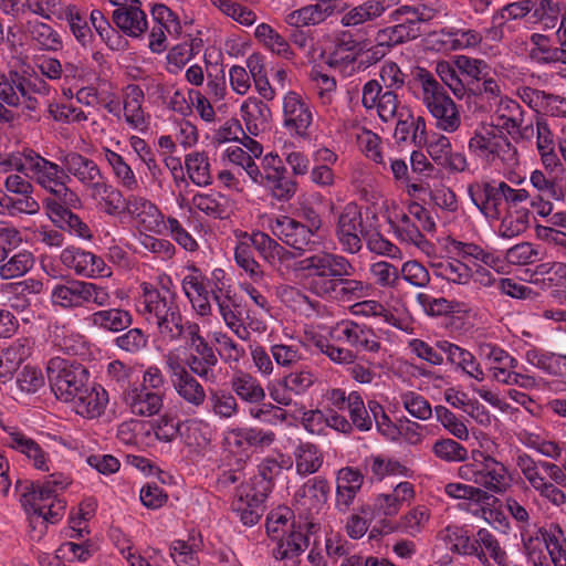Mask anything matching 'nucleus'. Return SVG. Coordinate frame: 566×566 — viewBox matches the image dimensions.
<instances>
[{
	"mask_svg": "<svg viewBox=\"0 0 566 566\" xmlns=\"http://www.w3.org/2000/svg\"><path fill=\"white\" fill-rule=\"evenodd\" d=\"M331 335L335 340L345 343L352 348L369 353H377L381 347L371 327L353 319H343L336 323Z\"/></svg>",
	"mask_w": 566,
	"mask_h": 566,
	"instance_id": "aec40b11",
	"label": "nucleus"
},
{
	"mask_svg": "<svg viewBox=\"0 0 566 566\" xmlns=\"http://www.w3.org/2000/svg\"><path fill=\"white\" fill-rule=\"evenodd\" d=\"M71 484V479L63 473H53L43 481H18L15 491L20 502L28 510L30 524L39 526V537L42 536L46 524L57 523L65 510V502L60 493Z\"/></svg>",
	"mask_w": 566,
	"mask_h": 566,
	"instance_id": "f257e3e1",
	"label": "nucleus"
},
{
	"mask_svg": "<svg viewBox=\"0 0 566 566\" xmlns=\"http://www.w3.org/2000/svg\"><path fill=\"white\" fill-rule=\"evenodd\" d=\"M242 119L251 135L265 130L271 118L270 107L256 97H248L240 107Z\"/></svg>",
	"mask_w": 566,
	"mask_h": 566,
	"instance_id": "a18cd8bd",
	"label": "nucleus"
},
{
	"mask_svg": "<svg viewBox=\"0 0 566 566\" xmlns=\"http://www.w3.org/2000/svg\"><path fill=\"white\" fill-rule=\"evenodd\" d=\"M184 348L187 352V348ZM182 361L186 369L195 377L197 376L206 382L216 381L214 367L218 364V357L211 346H202L195 350H189L188 354L184 353Z\"/></svg>",
	"mask_w": 566,
	"mask_h": 566,
	"instance_id": "f704fd0d",
	"label": "nucleus"
},
{
	"mask_svg": "<svg viewBox=\"0 0 566 566\" xmlns=\"http://www.w3.org/2000/svg\"><path fill=\"white\" fill-rule=\"evenodd\" d=\"M166 377L156 366H148L140 384H130L122 391V402L136 417L150 418L159 415L164 407Z\"/></svg>",
	"mask_w": 566,
	"mask_h": 566,
	"instance_id": "20e7f679",
	"label": "nucleus"
},
{
	"mask_svg": "<svg viewBox=\"0 0 566 566\" xmlns=\"http://www.w3.org/2000/svg\"><path fill=\"white\" fill-rule=\"evenodd\" d=\"M108 403V392L97 384H88L70 402L71 408L81 417L94 419L102 416Z\"/></svg>",
	"mask_w": 566,
	"mask_h": 566,
	"instance_id": "2f4dec72",
	"label": "nucleus"
},
{
	"mask_svg": "<svg viewBox=\"0 0 566 566\" xmlns=\"http://www.w3.org/2000/svg\"><path fill=\"white\" fill-rule=\"evenodd\" d=\"M230 386L235 396L244 402L256 405L265 398L262 385L249 373L235 371L230 379Z\"/></svg>",
	"mask_w": 566,
	"mask_h": 566,
	"instance_id": "de8ad7c7",
	"label": "nucleus"
},
{
	"mask_svg": "<svg viewBox=\"0 0 566 566\" xmlns=\"http://www.w3.org/2000/svg\"><path fill=\"white\" fill-rule=\"evenodd\" d=\"M361 103L366 109H377L382 122H392L408 108L402 106L395 91H382L376 80L366 82L361 90Z\"/></svg>",
	"mask_w": 566,
	"mask_h": 566,
	"instance_id": "a211bd4d",
	"label": "nucleus"
},
{
	"mask_svg": "<svg viewBox=\"0 0 566 566\" xmlns=\"http://www.w3.org/2000/svg\"><path fill=\"white\" fill-rule=\"evenodd\" d=\"M427 153L434 164L449 174L470 171V163L463 151H453L449 137L433 134L427 143Z\"/></svg>",
	"mask_w": 566,
	"mask_h": 566,
	"instance_id": "412c9836",
	"label": "nucleus"
},
{
	"mask_svg": "<svg viewBox=\"0 0 566 566\" xmlns=\"http://www.w3.org/2000/svg\"><path fill=\"white\" fill-rule=\"evenodd\" d=\"M493 440L481 443L483 451H473L472 461L459 467L458 476L475 484L489 495H504L514 484V472L494 455Z\"/></svg>",
	"mask_w": 566,
	"mask_h": 566,
	"instance_id": "f03ea898",
	"label": "nucleus"
},
{
	"mask_svg": "<svg viewBox=\"0 0 566 566\" xmlns=\"http://www.w3.org/2000/svg\"><path fill=\"white\" fill-rule=\"evenodd\" d=\"M364 470L371 482L389 476L411 478L412 471L401 461L382 454H371L364 460Z\"/></svg>",
	"mask_w": 566,
	"mask_h": 566,
	"instance_id": "72a5a7b5",
	"label": "nucleus"
},
{
	"mask_svg": "<svg viewBox=\"0 0 566 566\" xmlns=\"http://www.w3.org/2000/svg\"><path fill=\"white\" fill-rule=\"evenodd\" d=\"M142 295L136 303L137 312L150 324L156 325L158 333L164 337L172 332L181 314L177 302V292L170 276H159V287L149 283H142Z\"/></svg>",
	"mask_w": 566,
	"mask_h": 566,
	"instance_id": "7ed1b4c3",
	"label": "nucleus"
},
{
	"mask_svg": "<svg viewBox=\"0 0 566 566\" xmlns=\"http://www.w3.org/2000/svg\"><path fill=\"white\" fill-rule=\"evenodd\" d=\"M33 84L31 81L20 77L18 73L0 75V99L11 107H22L28 112H35L39 108V99L32 95Z\"/></svg>",
	"mask_w": 566,
	"mask_h": 566,
	"instance_id": "6ab92c4d",
	"label": "nucleus"
},
{
	"mask_svg": "<svg viewBox=\"0 0 566 566\" xmlns=\"http://www.w3.org/2000/svg\"><path fill=\"white\" fill-rule=\"evenodd\" d=\"M496 108L494 117L496 127H501L511 136H520L521 138H530L534 134L532 124H524V112L515 99L510 97L500 98L495 104Z\"/></svg>",
	"mask_w": 566,
	"mask_h": 566,
	"instance_id": "a878e982",
	"label": "nucleus"
},
{
	"mask_svg": "<svg viewBox=\"0 0 566 566\" xmlns=\"http://www.w3.org/2000/svg\"><path fill=\"white\" fill-rule=\"evenodd\" d=\"M513 459L518 472L541 497L557 507L566 503L565 492L546 478V461L535 460L526 452L520 450L514 453Z\"/></svg>",
	"mask_w": 566,
	"mask_h": 566,
	"instance_id": "9b49d317",
	"label": "nucleus"
},
{
	"mask_svg": "<svg viewBox=\"0 0 566 566\" xmlns=\"http://www.w3.org/2000/svg\"><path fill=\"white\" fill-rule=\"evenodd\" d=\"M419 82L420 99L434 119L436 128L448 134L457 132L461 126V115L454 101L430 73L420 74Z\"/></svg>",
	"mask_w": 566,
	"mask_h": 566,
	"instance_id": "423d86ee",
	"label": "nucleus"
},
{
	"mask_svg": "<svg viewBox=\"0 0 566 566\" xmlns=\"http://www.w3.org/2000/svg\"><path fill=\"white\" fill-rule=\"evenodd\" d=\"M549 563L554 566H566V537L563 528L555 523L543 526L542 531Z\"/></svg>",
	"mask_w": 566,
	"mask_h": 566,
	"instance_id": "864d4df0",
	"label": "nucleus"
},
{
	"mask_svg": "<svg viewBox=\"0 0 566 566\" xmlns=\"http://www.w3.org/2000/svg\"><path fill=\"white\" fill-rule=\"evenodd\" d=\"M187 178L197 187H209L213 182L210 158L205 150H192L184 157Z\"/></svg>",
	"mask_w": 566,
	"mask_h": 566,
	"instance_id": "a19ab883",
	"label": "nucleus"
},
{
	"mask_svg": "<svg viewBox=\"0 0 566 566\" xmlns=\"http://www.w3.org/2000/svg\"><path fill=\"white\" fill-rule=\"evenodd\" d=\"M469 154L489 167L513 168L518 164L516 147L492 124H480L468 140Z\"/></svg>",
	"mask_w": 566,
	"mask_h": 566,
	"instance_id": "39448f33",
	"label": "nucleus"
},
{
	"mask_svg": "<svg viewBox=\"0 0 566 566\" xmlns=\"http://www.w3.org/2000/svg\"><path fill=\"white\" fill-rule=\"evenodd\" d=\"M349 313L361 317H380L385 323L402 328V321L377 300H363L349 306Z\"/></svg>",
	"mask_w": 566,
	"mask_h": 566,
	"instance_id": "13d9d810",
	"label": "nucleus"
},
{
	"mask_svg": "<svg viewBox=\"0 0 566 566\" xmlns=\"http://www.w3.org/2000/svg\"><path fill=\"white\" fill-rule=\"evenodd\" d=\"M28 31L31 41L38 49L52 52L62 50V36L60 32L54 30L51 25L44 22L34 21L29 23Z\"/></svg>",
	"mask_w": 566,
	"mask_h": 566,
	"instance_id": "4d7b16f0",
	"label": "nucleus"
},
{
	"mask_svg": "<svg viewBox=\"0 0 566 566\" xmlns=\"http://www.w3.org/2000/svg\"><path fill=\"white\" fill-rule=\"evenodd\" d=\"M207 399L209 401L210 412L219 419H231L239 413V403L237 398L227 390H210Z\"/></svg>",
	"mask_w": 566,
	"mask_h": 566,
	"instance_id": "680f3d73",
	"label": "nucleus"
},
{
	"mask_svg": "<svg viewBox=\"0 0 566 566\" xmlns=\"http://www.w3.org/2000/svg\"><path fill=\"white\" fill-rule=\"evenodd\" d=\"M400 0H365L349 8L340 18L344 27H358L376 22L387 10L398 6Z\"/></svg>",
	"mask_w": 566,
	"mask_h": 566,
	"instance_id": "c756f323",
	"label": "nucleus"
},
{
	"mask_svg": "<svg viewBox=\"0 0 566 566\" xmlns=\"http://www.w3.org/2000/svg\"><path fill=\"white\" fill-rule=\"evenodd\" d=\"M99 158L107 164L118 187L127 191H136L139 188L136 172L120 154L103 146L99 149Z\"/></svg>",
	"mask_w": 566,
	"mask_h": 566,
	"instance_id": "e433bc0d",
	"label": "nucleus"
},
{
	"mask_svg": "<svg viewBox=\"0 0 566 566\" xmlns=\"http://www.w3.org/2000/svg\"><path fill=\"white\" fill-rule=\"evenodd\" d=\"M444 493L452 499L463 500L458 505L461 511H465L476 517H481L486 513V510L481 505L490 500V495L475 484L451 482L444 485Z\"/></svg>",
	"mask_w": 566,
	"mask_h": 566,
	"instance_id": "c85d7f7f",
	"label": "nucleus"
},
{
	"mask_svg": "<svg viewBox=\"0 0 566 566\" xmlns=\"http://www.w3.org/2000/svg\"><path fill=\"white\" fill-rule=\"evenodd\" d=\"M263 226L300 255L314 252L322 245L318 234L313 233L304 223L289 216H264Z\"/></svg>",
	"mask_w": 566,
	"mask_h": 566,
	"instance_id": "9d476101",
	"label": "nucleus"
},
{
	"mask_svg": "<svg viewBox=\"0 0 566 566\" xmlns=\"http://www.w3.org/2000/svg\"><path fill=\"white\" fill-rule=\"evenodd\" d=\"M124 214L128 216L140 235L165 233L166 216L157 205L144 196L128 195Z\"/></svg>",
	"mask_w": 566,
	"mask_h": 566,
	"instance_id": "4468645a",
	"label": "nucleus"
},
{
	"mask_svg": "<svg viewBox=\"0 0 566 566\" xmlns=\"http://www.w3.org/2000/svg\"><path fill=\"white\" fill-rule=\"evenodd\" d=\"M436 345L451 365L478 381L484 380L485 374L472 353L448 340H439Z\"/></svg>",
	"mask_w": 566,
	"mask_h": 566,
	"instance_id": "4c0bfd02",
	"label": "nucleus"
},
{
	"mask_svg": "<svg viewBox=\"0 0 566 566\" xmlns=\"http://www.w3.org/2000/svg\"><path fill=\"white\" fill-rule=\"evenodd\" d=\"M273 488L253 475L242 484L232 502V510L240 521L248 526L255 525L262 516L263 504Z\"/></svg>",
	"mask_w": 566,
	"mask_h": 566,
	"instance_id": "f8f14e48",
	"label": "nucleus"
},
{
	"mask_svg": "<svg viewBox=\"0 0 566 566\" xmlns=\"http://www.w3.org/2000/svg\"><path fill=\"white\" fill-rule=\"evenodd\" d=\"M109 2L117 7L113 11V21L119 30L133 38L145 33L148 23L139 0H109Z\"/></svg>",
	"mask_w": 566,
	"mask_h": 566,
	"instance_id": "5701e85b",
	"label": "nucleus"
},
{
	"mask_svg": "<svg viewBox=\"0 0 566 566\" xmlns=\"http://www.w3.org/2000/svg\"><path fill=\"white\" fill-rule=\"evenodd\" d=\"M331 485L323 476L307 480L294 494V506L308 515L318 514L327 506Z\"/></svg>",
	"mask_w": 566,
	"mask_h": 566,
	"instance_id": "4be33fe9",
	"label": "nucleus"
},
{
	"mask_svg": "<svg viewBox=\"0 0 566 566\" xmlns=\"http://www.w3.org/2000/svg\"><path fill=\"white\" fill-rule=\"evenodd\" d=\"M83 281L69 280L53 285L50 302L54 307L72 311L83 306Z\"/></svg>",
	"mask_w": 566,
	"mask_h": 566,
	"instance_id": "79ce46f5",
	"label": "nucleus"
},
{
	"mask_svg": "<svg viewBox=\"0 0 566 566\" xmlns=\"http://www.w3.org/2000/svg\"><path fill=\"white\" fill-rule=\"evenodd\" d=\"M472 557H475L482 565L492 559L496 565L503 566L507 560V554L502 547L497 537L488 528L481 527L473 535Z\"/></svg>",
	"mask_w": 566,
	"mask_h": 566,
	"instance_id": "c9c22d12",
	"label": "nucleus"
},
{
	"mask_svg": "<svg viewBox=\"0 0 566 566\" xmlns=\"http://www.w3.org/2000/svg\"><path fill=\"white\" fill-rule=\"evenodd\" d=\"M85 319L88 326L112 333L122 332L133 323L132 314L123 308L99 310Z\"/></svg>",
	"mask_w": 566,
	"mask_h": 566,
	"instance_id": "37998d69",
	"label": "nucleus"
},
{
	"mask_svg": "<svg viewBox=\"0 0 566 566\" xmlns=\"http://www.w3.org/2000/svg\"><path fill=\"white\" fill-rule=\"evenodd\" d=\"M247 240L252 243L253 248L270 264L286 261L292 256L289 250L265 232L256 231L248 234Z\"/></svg>",
	"mask_w": 566,
	"mask_h": 566,
	"instance_id": "603ef678",
	"label": "nucleus"
},
{
	"mask_svg": "<svg viewBox=\"0 0 566 566\" xmlns=\"http://www.w3.org/2000/svg\"><path fill=\"white\" fill-rule=\"evenodd\" d=\"M254 38L264 49L282 59L293 60L295 56L289 41L268 23L256 25Z\"/></svg>",
	"mask_w": 566,
	"mask_h": 566,
	"instance_id": "8fccbe9b",
	"label": "nucleus"
},
{
	"mask_svg": "<svg viewBox=\"0 0 566 566\" xmlns=\"http://www.w3.org/2000/svg\"><path fill=\"white\" fill-rule=\"evenodd\" d=\"M531 212H511L499 209V221L496 233L503 239H513L526 231L530 226Z\"/></svg>",
	"mask_w": 566,
	"mask_h": 566,
	"instance_id": "6e6d98bb",
	"label": "nucleus"
},
{
	"mask_svg": "<svg viewBox=\"0 0 566 566\" xmlns=\"http://www.w3.org/2000/svg\"><path fill=\"white\" fill-rule=\"evenodd\" d=\"M416 497V488L408 481L399 482L388 493L377 494L374 509L379 515L396 516L403 505H409Z\"/></svg>",
	"mask_w": 566,
	"mask_h": 566,
	"instance_id": "7c9ffc66",
	"label": "nucleus"
},
{
	"mask_svg": "<svg viewBox=\"0 0 566 566\" xmlns=\"http://www.w3.org/2000/svg\"><path fill=\"white\" fill-rule=\"evenodd\" d=\"M364 220L360 208L355 202L346 203L336 214L334 234L340 250L357 254L363 249Z\"/></svg>",
	"mask_w": 566,
	"mask_h": 566,
	"instance_id": "ddd939ff",
	"label": "nucleus"
},
{
	"mask_svg": "<svg viewBox=\"0 0 566 566\" xmlns=\"http://www.w3.org/2000/svg\"><path fill=\"white\" fill-rule=\"evenodd\" d=\"M48 334L52 344L66 354L76 355L83 349V336L59 321L49 323Z\"/></svg>",
	"mask_w": 566,
	"mask_h": 566,
	"instance_id": "09e8293b",
	"label": "nucleus"
},
{
	"mask_svg": "<svg viewBox=\"0 0 566 566\" xmlns=\"http://www.w3.org/2000/svg\"><path fill=\"white\" fill-rule=\"evenodd\" d=\"M33 343L22 337L0 352V380L10 379L20 365L31 355Z\"/></svg>",
	"mask_w": 566,
	"mask_h": 566,
	"instance_id": "58836bf2",
	"label": "nucleus"
},
{
	"mask_svg": "<svg viewBox=\"0 0 566 566\" xmlns=\"http://www.w3.org/2000/svg\"><path fill=\"white\" fill-rule=\"evenodd\" d=\"M394 211L387 214V222L395 238L401 243L413 245L426 254L433 251L432 244L424 238L418 226L403 211H397L395 202L391 203Z\"/></svg>",
	"mask_w": 566,
	"mask_h": 566,
	"instance_id": "b1692460",
	"label": "nucleus"
},
{
	"mask_svg": "<svg viewBox=\"0 0 566 566\" xmlns=\"http://www.w3.org/2000/svg\"><path fill=\"white\" fill-rule=\"evenodd\" d=\"M440 541L451 553L461 556H471L473 551V535L465 525L448 524L437 534Z\"/></svg>",
	"mask_w": 566,
	"mask_h": 566,
	"instance_id": "ea45409f",
	"label": "nucleus"
},
{
	"mask_svg": "<svg viewBox=\"0 0 566 566\" xmlns=\"http://www.w3.org/2000/svg\"><path fill=\"white\" fill-rule=\"evenodd\" d=\"M224 17L233 20L242 27H252L256 20V13L249 7L233 0H210Z\"/></svg>",
	"mask_w": 566,
	"mask_h": 566,
	"instance_id": "0e129e2a",
	"label": "nucleus"
},
{
	"mask_svg": "<svg viewBox=\"0 0 566 566\" xmlns=\"http://www.w3.org/2000/svg\"><path fill=\"white\" fill-rule=\"evenodd\" d=\"M505 186V181L481 179L470 182L467 187L471 202L491 223L499 218Z\"/></svg>",
	"mask_w": 566,
	"mask_h": 566,
	"instance_id": "f3484780",
	"label": "nucleus"
},
{
	"mask_svg": "<svg viewBox=\"0 0 566 566\" xmlns=\"http://www.w3.org/2000/svg\"><path fill=\"white\" fill-rule=\"evenodd\" d=\"M144 92L138 85H128L124 91L123 112L126 124L136 130L146 128V115L143 109Z\"/></svg>",
	"mask_w": 566,
	"mask_h": 566,
	"instance_id": "c03bdc74",
	"label": "nucleus"
},
{
	"mask_svg": "<svg viewBox=\"0 0 566 566\" xmlns=\"http://www.w3.org/2000/svg\"><path fill=\"white\" fill-rule=\"evenodd\" d=\"M275 541H277V544L273 549V556L276 559L296 556L304 552L308 545L307 538L300 531H290Z\"/></svg>",
	"mask_w": 566,
	"mask_h": 566,
	"instance_id": "338daca9",
	"label": "nucleus"
},
{
	"mask_svg": "<svg viewBox=\"0 0 566 566\" xmlns=\"http://www.w3.org/2000/svg\"><path fill=\"white\" fill-rule=\"evenodd\" d=\"M261 187L280 201H289L296 192L297 184L287 176L281 157L269 153L261 158Z\"/></svg>",
	"mask_w": 566,
	"mask_h": 566,
	"instance_id": "2eb2a0df",
	"label": "nucleus"
},
{
	"mask_svg": "<svg viewBox=\"0 0 566 566\" xmlns=\"http://www.w3.org/2000/svg\"><path fill=\"white\" fill-rule=\"evenodd\" d=\"M334 10V6L328 0L315 4L305 6L298 10L289 12L284 21L295 28L314 25L323 22Z\"/></svg>",
	"mask_w": 566,
	"mask_h": 566,
	"instance_id": "49530a36",
	"label": "nucleus"
},
{
	"mask_svg": "<svg viewBox=\"0 0 566 566\" xmlns=\"http://www.w3.org/2000/svg\"><path fill=\"white\" fill-rule=\"evenodd\" d=\"M27 156L28 172L36 185L64 202L72 206L80 203L78 196L67 186L69 176L65 174L62 164L53 163L35 150L29 151Z\"/></svg>",
	"mask_w": 566,
	"mask_h": 566,
	"instance_id": "0eeeda50",
	"label": "nucleus"
},
{
	"mask_svg": "<svg viewBox=\"0 0 566 566\" xmlns=\"http://www.w3.org/2000/svg\"><path fill=\"white\" fill-rule=\"evenodd\" d=\"M364 474L354 467H344L336 472L335 507L339 513L348 512L364 484Z\"/></svg>",
	"mask_w": 566,
	"mask_h": 566,
	"instance_id": "cd10ccee",
	"label": "nucleus"
},
{
	"mask_svg": "<svg viewBox=\"0 0 566 566\" xmlns=\"http://www.w3.org/2000/svg\"><path fill=\"white\" fill-rule=\"evenodd\" d=\"M302 269L308 272L307 277L321 275L350 276L354 266L344 255L323 252L313 254L302 261Z\"/></svg>",
	"mask_w": 566,
	"mask_h": 566,
	"instance_id": "bb28decb",
	"label": "nucleus"
},
{
	"mask_svg": "<svg viewBox=\"0 0 566 566\" xmlns=\"http://www.w3.org/2000/svg\"><path fill=\"white\" fill-rule=\"evenodd\" d=\"M199 45L195 40L172 46L166 56L167 72L178 74L198 53Z\"/></svg>",
	"mask_w": 566,
	"mask_h": 566,
	"instance_id": "69168bd1",
	"label": "nucleus"
},
{
	"mask_svg": "<svg viewBox=\"0 0 566 566\" xmlns=\"http://www.w3.org/2000/svg\"><path fill=\"white\" fill-rule=\"evenodd\" d=\"M185 348L175 347L164 355L165 368L177 396L189 407L199 409L207 401V392L197 377L190 374L182 361Z\"/></svg>",
	"mask_w": 566,
	"mask_h": 566,
	"instance_id": "6e6552de",
	"label": "nucleus"
},
{
	"mask_svg": "<svg viewBox=\"0 0 566 566\" xmlns=\"http://www.w3.org/2000/svg\"><path fill=\"white\" fill-rule=\"evenodd\" d=\"M295 469L300 475H310L319 470L323 454L313 443H301L294 451Z\"/></svg>",
	"mask_w": 566,
	"mask_h": 566,
	"instance_id": "052dcab7",
	"label": "nucleus"
},
{
	"mask_svg": "<svg viewBox=\"0 0 566 566\" xmlns=\"http://www.w3.org/2000/svg\"><path fill=\"white\" fill-rule=\"evenodd\" d=\"M8 444L17 451L27 455L32 461L35 469L41 471H49L48 454L42 448L32 439L28 438L21 432H13L9 437Z\"/></svg>",
	"mask_w": 566,
	"mask_h": 566,
	"instance_id": "5fc2aeb1",
	"label": "nucleus"
},
{
	"mask_svg": "<svg viewBox=\"0 0 566 566\" xmlns=\"http://www.w3.org/2000/svg\"><path fill=\"white\" fill-rule=\"evenodd\" d=\"M432 266L436 276L450 283L467 284L472 277V270L455 259L440 261Z\"/></svg>",
	"mask_w": 566,
	"mask_h": 566,
	"instance_id": "e2e57ef3",
	"label": "nucleus"
},
{
	"mask_svg": "<svg viewBox=\"0 0 566 566\" xmlns=\"http://www.w3.org/2000/svg\"><path fill=\"white\" fill-rule=\"evenodd\" d=\"M525 359L532 366L551 376H560L565 371L563 359H566V355L562 356L543 349L531 348L526 350Z\"/></svg>",
	"mask_w": 566,
	"mask_h": 566,
	"instance_id": "bf43d9fd",
	"label": "nucleus"
},
{
	"mask_svg": "<svg viewBox=\"0 0 566 566\" xmlns=\"http://www.w3.org/2000/svg\"><path fill=\"white\" fill-rule=\"evenodd\" d=\"M57 159L63 165L69 179L74 177L83 187L101 177L102 171L98 165L77 151H61Z\"/></svg>",
	"mask_w": 566,
	"mask_h": 566,
	"instance_id": "473e14b6",
	"label": "nucleus"
},
{
	"mask_svg": "<svg viewBox=\"0 0 566 566\" xmlns=\"http://www.w3.org/2000/svg\"><path fill=\"white\" fill-rule=\"evenodd\" d=\"M542 527L524 530L520 533L522 552L531 566H551L544 552Z\"/></svg>",
	"mask_w": 566,
	"mask_h": 566,
	"instance_id": "3c124183",
	"label": "nucleus"
},
{
	"mask_svg": "<svg viewBox=\"0 0 566 566\" xmlns=\"http://www.w3.org/2000/svg\"><path fill=\"white\" fill-rule=\"evenodd\" d=\"M430 510L424 505H417L405 513L399 520V528L412 537L419 535L429 524Z\"/></svg>",
	"mask_w": 566,
	"mask_h": 566,
	"instance_id": "774afa93",
	"label": "nucleus"
},
{
	"mask_svg": "<svg viewBox=\"0 0 566 566\" xmlns=\"http://www.w3.org/2000/svg\"><path fill=\"white\" fill-rule=\"evenodd\" d=\"M313 123L310 104L295 92H287L283 97V125L300 137L308 135Z\"/></svg>",
	"mask_w": 566,
	"mask_h": 566,
	"instance_id": "393cba45",
	"label": "nucleus"
},
{
	"mask_svg": "<svg viewBox=\"0 0 566 566\" xmlns=\"http://www.w3.org/2000/svg\"><path fill=\"white\" fill-rule=\"evenodd\" d=\"M61 263L74 274L85 279L109 277L111 268L105 260L87 250L77 247H66L60 254Z\"/></svg>",
	"mask_w": 566,
	"mask_h": 566,
	"instance_id": "dca6fc26",
	"label": "nucleus"
},
{
	"mask_svg": "<svg viewBox=\"0 0 566 566\" xmlns=\"http://www.w3.org/2000/svg\"><path fill=\"white\" fill-rule=\"evenodd\" d=\"M46 374L55 397L66 403L74 400L90 384V374L85 367L60 357L49 360Z\"/></svg>",
	"mask_w": 566,
	"mask_h": 566,
	"instance_id": "1a4fd4ad",
	"label": "nucleus"
}]
</instances>
